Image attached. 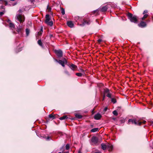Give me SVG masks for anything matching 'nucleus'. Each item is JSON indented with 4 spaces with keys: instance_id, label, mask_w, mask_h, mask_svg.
<instances>
[{
    "instance_id": "obj_1",
    "label": "nucleus",
    "mask_w": 153,
    "mask_h": 153,
    "mask_svg": "<svg viewBox=\"0 0 153 153\" xmlns=\"http://www.w3.org/2000/svg\"><path fill=\"white\" fill-rule=\"evenodd\" d=\"M128 16L131 22L134 23H137V17L136 16H133L131 13H128Z\"/></svg>"
},
{
    "instance_id": "obj_2",
    "label": "nucleus",
    "mask_w": 153,
    "mask_h": 153,
    "mask_svg": "<svg viewBox=\"0 0 153 153\" xmlns=\"http://www.w3.org/2000/svg\"><path fill=\"white\" fill-rule=\"evenodd\" d=\"M55 52L59 57H61L62 56V52L61 50H55Z\"/></svg>"
},
{
    "instance_id": "obj_3",
    "label": "nucleus",
    "mask_w": 153,
    "mask_h": 153,
    "mask_svg": "<svg viewBox=\"0 0 153 153\" xmlns=\"http://www.w3.org/2000/svg\"><path fill=\"white\" fill-rule=\"evenodd\" d=\"M128 124H135V125H138V122H137L134 119H129L128 120Z\"/></svg>"
},
{
    "instance_id": "obj_4",
    "label": "nucleus",
    "mask_w": 153,
    "mask_h": 153,
    "mask_svg": "<svg viewBox=\"0 0 153 153\" xmlns=\"http://www.w3.org/2000/svg\"><path fill=\"white\" fill-rule=\"evenodd\" d=\"M91 141L93 144H97L98 141V139L96 137H93L91 139Z\"/></svg>"
},
{
    "instance_id": "obj_5",
    "label": "nucleus",
    "mask_w": 153,
    "mask_h": 153,
    "mask_svg": "<svg viewBox=\"0 0 153 153\" xmlns=\"http://www.w3.org/2000/svg\"><path fill=\"white\" fill-rule=\"evenodd\" d=\"M56 61L58 62L59 64H61L63 67L65 66V63H66L67 62V61L66 60L65 61H63L61 60H59V61H58L57 60H56Z\"/></svg>"
},
{
    "instance_id": "obj_6",
    "label": "nucleus",
    "mask_w": 153,
    "mask_h": 153,
    "mask_svg": "<svg viewBox=\"0 0 153 153\" xmlns=\"http://www.w3.org/2000/svg\"><path fill=\"white\" fill-rule=\"evenodd\" d=\"M101 117L102 116L100 114L97 113L95 115L94 118L96 120H99L101 118Z\"/></svg>"
},
{
    "instance_id": "obj_7",
    "label": "nucleus",
    "mask_w": 153,
    "mask_h": 153,
    "mask_svg": "<svg viewBox=\"0 0 153 153\" xmlns=\"http://www.w3.org/2000/svg\"><path fill=\"white\" fill-rule=\"evenodd\" d=\"M69 66L70 68L74 71H75L77 68V66L73 64H71Z\"/></svg>"
},
{
    "instance_id": "obj_8",
    "label": "nucleus",
    "mask_w": 153,
    "mask_h": 153,
    "mask_svg": "<svg viewBox=\"0 0 153 153\" xmlns=\"http://www.w3.org/2000/svg\"><path fill=\"white\" fill-rule=\"evenodd\" d=\"M20 22L21 23L25 21V17L24 15L20 14Z\"/></svg>"
},
{
    "instance_id": "obj_9",
    "label": "nucleus",
    "mask_w": 153,
    "mask_h": 153,
    "mask_svg": "<svg viewBox=\"0 0 153 153\" xmlns=\"http://www.w3.org/2000/svg\"><path fill=\"white\" fill-rule=\"evenodd\" d=\"M108 9V7L107 6L102 7L101 8H100L99 10L102 12L106 11Z\"/></svg>"
},
{
    "instance_id": "obj_10",
    "label": "nucleus",
    "mask_w": 153,
    "mask_h": 153,
    "mask_svg": "<svg viewBox=\"0 0 153 153\" xmlns=\"http://www.w3.org/2000/svg\"><path fill=\"white\" fill-rule=\"evenodd\" d=\"M67 24L70 27L72 28L74 27V24L71 21H68L67 23Z\"/></svg>"
},
{
    "instance_id": "obj_11",
    "label": "nucleus",
    "mask_w": 153,
    "mask_h": 153,
    "mask_svg": "<svg viewBox=\"0 0 153 153\" xmlns=\"http://www.w3.org/2000/svg\"><path fill=\"white\" fill-rule=\"evenodd\" d=\"M91 23L89 19H87L86 20H84L83 22V25H89Z\"/></svg>"
},
{
    "instance_id": "obj_12",
    "label": "nucleus",
    "mask_w": 153,
    "mask_h": 153,
    "mask_svg": "<svg viewBox=\"0 0 153 153\" xmlns=\"http://www.w3.org/2000/svg\"><path fill=\"white\" fill-rule=\"evenodd\" d=\"M113 148V146L110 144H108L107 145V149L109 151H111Z\"/></svg>"
},
{
    "instance_id": "obj_13",
    "label": "nucleus",
    "mask_w": 153,
    "mask_h": 153,
    "mask_svg": "<svg viewBox=\"0 0 153 153\" xmlns=\"http://www.w3.org/2000/svg\"><path fill=\"white\" fill-rule=\"evenodd\" d=\"M146 25V23L143 22H141L140 24H139V26L142 27H144Z\"/></svg>"
},
{
    "instance_id": "obj_14",
    "label": "nucleus",
    "mask_w": 153,
    "mask_h": 153,
    "mask_svg": "<svg viewBox=\"0 0 153 153\" xmlns=\"http://www.w3.org/2000/svg\"><path fill=\"white\" fill-rule=\"evenodd\" d=\"M50 19V16L48 14H47L46 15V20L45 21V22H48L49 21Z\"/></svg>"
},
{
    "instance_id": "obj_15",
    "label": "nucleus",
    "mask_w": 153,
    "mask_h": 153,
    "mask_svg": "<svg viewBox=\"0 0 153 153\" xmlns=\"http://www.w3.org/2000/svg\"><path fill=\"white\" fill-rule=\"evenodd\" d=\"M18 12L19 13H17L15 17L16 22H19V10L18 11Z\"/></svg>"
},
{
    "instance_id": "obj_16",
    "label": "nucleus",
    "mask_w": 153,
    "mask_h": 153,
    "mask_svg": "<svg viewBox=\"0 0 153 153\" xmlns=\"http://www.w3.org/2000/svg\"><path fill=\"white\" fill-rule=\"evenodd\" d=\"M102 148L103 150H105L107 149V145H106L104 144H101Z\"/></svg>"
},
{
    "instance_id": "obj_17",
    "label": "nucleus",
    "mask_w": 153,
    "mask_h": 153,
    "mask_svg": "<svg viewBox=\"0 0 153 153\" xmlns=\"http://www.w3.org/2000/svg\"><path fill=\"white\" fill-rule=\"evenodd\" d=\"M68 118V117L67 115H64L63 117H60L59 119L61 120H65V119H67Z\"/></svg>"
},
{
    "instance_id": "obj_18",
    "label": "nucleus",
    "mask_w": 153,
    "mask_h": 153,
    "mask_svg": "<svg viewBox=\"0 0 153 153\" xmlns=\"http://www.w3.org/2000/svg\"><path fill=\"white\" fill-rule=\"evenodd\" d=\"M49 118L50 119L53 120L55 118V117L53 114H50L49 115Z\"/></svg>"
},
{
    "instance_id": "obj_19",
    "label": "nucleus",
    "mask_w": 153,
    "mask_h": 153,
    "mask_svg": "<svg viewBox=\"0 0 153 153\" xmlns=\"http://www.w3.org/2000/svg\"><path fill=\"white\" fill-rule=\"evenodd\" d=\"M99 130V129L98 128H95L92 129L91 130V132H97V131H98Z\"/></svg>"
},
{
    "instance_id": "obj_20",
    "label": "nucleus",
    "mask_w": 153,
    "mask_h": 153,
    "mask_svg": "<svg viewBox=\"0 0 153 153\" xmlns=\"http://www.w3.org/2000/svg\"><path fill=\"white\" fill-rule=\"evenodd\" d=\"M45 23L48 25H49L50 26H52L53 25V22L52 21H48V22H46Z\"/></svg>"
},
{
    "instance_id": "obj_21",
    "label": "nucleus",
    "mask_w": 153,
    "mask_h": 153,
    "mask_svg": "<svg viewBox=\"0 0 153 153\" xmlns=\"http://www.w3.org/2000/svg\"><path fill=\"white\" fill-rule=\"evenodd\" d=\"M146 123V121H145V120L141 121H140V122L138 121V125H140L142 124H145Z\"/></svg>"
},
{
    "instance_id": "obj_22",
    "label": "nucleus",
    "mask_w": 153,
    "mask_h": 153,
    "mask_svg": "<svg viewBox=\"0 0 153 153\" xmlns=\"http://www.w3.org/2000/svg\"><path fill=\"white\" fill-rule=\"evenodd\" d=\"M9 27H10L12 28H14L15 26L12 23H10L9 24Z\"/></svg>"
},
{
    "instance_id": "obj_23",
    "label": "nucleus",
    "mask_w": 153,
    "mask_h": 153,
    "mask_svg": "<svg viewBox=\"0 0 153 153\" xmlns=\"http://www.w3.org/2000/svg\"><path fill=\"white\" fill-rule=\"evenodd\" d=\"M38 43L41 47H43V45H42V43L41 40H39L38 41Z\"/></svg>"
},
{
    "instance_id": "obj_24",
    "label": "nucleus",
    "mask_w": 153,
    "mask_h": 153,
    "mask_svg": "<svg viewBox=\"0 0 153 153\" xmlns=\"http://www.w3.org/2000/svg\"><path fill=\"white\" fill-rule=\"evenodd\" d=\"M108 93H109V90L108 89H106L105 90L104 95H105L106 94H108Z\"/></svg>"
},
{
    "instance_id": "obj_25",
    "label": "nucleus",
    "mask_w": 153,
    "mask_h": 153,
    "mask_svg": "<svg viewBox=\"0 0 153 153\" xmlns=\"http://www.w3.org/2000/svg\"><path fill=\"white\" fill-rule=\"evenodd\" d=\"M148 16V15L147 14H145L143 16L142 18V19L143 20H144Z\"/></svg>"
},
{
    "instance_id": "obj_26",
    "label": "nucleus",
    "mask_w": 153,
    "mask_h": 153,
    "mask_svg": "<svg viewBox=\"0 0 153 153\" xmlns=\"http://www.w3.org/2000/svg\"><path fill=\"white\" fill-rule=\"evenodd\" d=\"M26 33L27 36L29 33V30L27 28L26 29Z\"/></svg>"
},
{
    "instance_id": "obj_27",
    "label": "nucleus",
    "mask_w": 153,
    "mask_h": 153,
    "mask_svg": "<svg viewBox=\"0 0 153 153\" xmlns=\"http://www.w3.org/2000/svg\"><path fill=\"white\" fill-rule=\"evenodd\" d=\"M76 75L78 76H81L82 74L81 73H77L76 74Z\"/></svg>"
},
{
    "instance_id": "obj_28",
    "label": "nucleus",
    "mask_w": 153,
    "mask_h": 153,
    "mask_svg": "<svg viewBox=\"0 0 153 153\" xmlns=\"http://www.w3.org/2000/svg\"><path fill=\"white\" fill-rule=\"evenodd\" d=\"M76 117L77 118H79V119H80V118H82V115H79V114H76Z\"/></svg>"
},
{
    "instance_id": "obj_29",
    "label": "nucleus",
    "mask_w": 153,
    "mask_h": 153,
    "mask_svg": "<svg viewBox=\"0 0 153 153\" xmlns=\"http://www.w3.org/2000/svg\"><path fill=\"white\" fill-rule=\"evenodd\" d=\"M65 148L66 150H68L70 148L69 144H67L66 145Z\"/></svg>"
},
{
    "instance_id": "obj_30",
    "label": "nucleus",
    "mask_w": 153,
    "mask_h": 153,
    "mask_svg": "<svg viewBox=\"0 0 153 153\" xmlns=\"http://www.w3.org/2000/svg\"><path fill=\"white\" fill-rule=\"evenodd\" d=\"M113 114L114 115H115V116H117V115H118V113H117V111H115H115H114L113 112Z\"/></svg>"
},
{
    "instance_id": "obj_31",
    "label": "nucleus",
    "mask_w": 153,
    "mask_h": 153,
    "mask_svg": "<svg viewBox=\"0 0 153 153\" xmlns=\"http://www.w3.org/2000/svg\"><path fill=\"white\" fill-rule=\"evenodd\" d=\"M111 102H113L114 103H115L116 102V99L114 98H112L111 99Z\"/></svg>"
},
{
    "instance_id": "obj_32",
    "label": "nucleus",
    "mask_w": 153,
    "mask_h": 153,
    "mask_svg": "<svg viewBox=\"0 0 153 153\" xmlns=\"http://www.w3.org/2000/svg\"><path fill=\"white\" fill-rule=\"evenodd\" d=\"M106 96H107L109 98H111V94L110 93H108L106 95Z\"/></svg>"
},
{
    "instance_id": "obj_33",
    "label": "nucleus",
    "mask_w": 153,
    "mask_h": 153,
    "mask_svg": "<svg viewBox=\"0 0 153 153\" xmlns=\"http://www.w3.org/2000/svg\"><path fill=\"white\" fill-rule=\"evenodd\" d=\"M61 13L63 15H64L65 13L64 9L63 8H62Z\"/></svg>"
},
{
    "instance_id": "obj_34",
    "label": "nucleus",
    "mask_w": 153,
    "mask_h": 153,
    "mask_svg": "<svg viewBox=\"0 0 153 153\" xmlns=\"http://www.w3.org/2000/svg\"><path fill=\"white\" fill-rule=\"evenodd\" d=\"M65 73L68 75V76H70V74L69 73V72L67 70H65Z\"/></svg>"
},
{
    "instance_id": "obj_35",
    "label": "nucleus",
    "mask_w": 153,
    "mask_h": 153,
    "mask_svg": "<svg viewBox=\"0 0 153 153\" xmlns=\"http://www.w3.org/2000/svg\"><path fill=\"white\" fill-rule=\"evenodd\" d=\"M43 27H41V28L40 31V35H42V33L43 32Z\"/></svg>"
},
{
    "instance_id": "obj_36",
    "label": "nucleus",
    "mask_w": 153,
    "mask_h": 153,
    "mask_svg": "<svg viewBox=\"0 0 153 153\" xmlns=\"http://www.w3.org/2000/svg\"><path fill=\"white\" fill-rule=\"evenodd\" d=\"M47 10H48L49 12H50L51 10V8L48 6H47Z\"/></svg>"
},
{
    "instance_id": "obj_37",
    "label": "nucleus",
    "mask_w": 153,
    "mask_h": 153,
    "mask_svg": "<svg viewBox=\"0 0 153 153\" xmlns=\"http://www.w3.org/2000/svg\"><path fill=\"white\" fill-rule=\"evenodd\" d=\"M4 13L3 12H0V16H2L4 14Z\"/></svg>"
},
{
    "instance_id": "obj_38",
    "label": "nucleus",
    "mask_w": 153,
    "mask_h": 153,
    "mask_svg": "<svg viewBox=\"0 0 153 153\" xmlns=\"http://www.w3.org/2000/svg\"><path fill=\"white\" fill-rule=\"evenodd\" d=\"M1 9H3L4 10H3V11H4V9H5L4 7V6H1Z\"/></svg>"
},
{
    "instance_id": "obj_39",
    "label": "nucleus",
    "mask_w": 153,
    "mask_h": 153,
    "mask_svg": "<svg viewBox=\"0 0 153 153\" xmlns=\"http://www.w3.org/2000/svg\"><path fill=\"white\" fill-rule=\"evenodd\" d=\"M7 22L8 23H9V24H10V23H12V22H11V20H10V19H7Z\"/></svg>"
},
{
    "instance_id": "obj_40",
    "label": "nucleus",
    "mask_w": 153,
    "mask_h": 153,
    "mask_svg": "<svg viewBox=\"0 0 153 153\" xmlns=\"http://www.w3.org/2000/svg\"><path fill=\"white\" fill-rule=\"evenodd\" d=\"M4 3L5 5H6L7 4V2L6 1H4Z\"/></svg>"
},
{
    "instance_id": "obj_41",
    "label": "nucleus",
    "mask_w": 153,
    "mask_h": 153,
    "mask_svg": "<svg viewBox=\"0 0 153 153\" xmlns=\"http://www.w3.org/2000/svg\"><path fill=\"white\" fill-rule=\"evenodd\" d=\"M148 12V11L147 10H145L144 11L143 13V14H145V13H146Z\"/></svg>"
},
{
    "instance_id": "obj_42",
    "label": "nucleus",
    "mask_w": 153,
    "mask_h": 153,
    "mask_svg": "<svg viewBox=\"0 0 153 153\" xmlns=\"http://www.w3.org/2000/svg\"><path fill=\"white\" fill-rule=\"evenodd\" d=\"M107 109L108 108L107 107H105L104 109V111L105 112L107 110Z\"/></svg>"
},
{
    "instance_id": "obj_43",
    "label": "nucleus",
    "mask_w": 153,
    "mask_h": 153,
    "mask_svg": "<svg viewBox=\"0 0 153 153\" xmlns=\"http://www.w3.org/2000/svg\"><path fill=\"white\" fill-rule=\"evenodd\" d=\"M102 40L101 39H99L98 40V42L99 43H100V42H102Z\"/></svg>"
},
{
    "instance_id": "obj_44",
    "label": "nucleus",
    "mask_w": 153,
    "mask_h": 153,
    "mask_svg": "<svg viewBox=\"0 0 153 153\" xmlns=\"http://www.w3.org/2000/svg\"><path fill=\"white\" fill-rule=\"evenodd\" d=\"M50 138V137L49 136L48 137H47V140H49V139Z\"/></svg>"
},
{
    "instance_id": "obj_45",
    "label": "nucleus",
    "mask_w": 153,
    "mask_h": 153,
    "mask_svg": "<svg viewBox=\"0 0 153 153\" xmlns=\"http://www.w3.org/2000/svg\"><path fill=\"white\" fill-rule=\"evenodd\" d=\"M40 32L39 31V32H38V36H40L41 35H40Z\"/></svg>"
},
{
    "instance_id": "obj_46",
    "label": "nucleus",
    "mask_w": 153,
    "mask_h": 153,
    "mask_svg": "<svg viewBox=\"0 0 153 153\" xmlns=\"http://www.w3.org/2000/svg\"><path fill=\"white\" fill-rule=\"evenodd\" d=\"M78 153H82L81 151L80 150H79L78 152Z\"/></svg>"
},
{
    "instance_id": "obj_47",
    "label": "nucleus",
    "mask_w": 153,
    "mask_h": 153,
    "mask_svg": "<svg viewBox=\"0 0 153 153\" xmlns=\"http://www.w3.org/2000/svg\"><path fill=\"white\" fill-rule=\"evenodd\" d=\"M105 95H103V100H104V99L105 97Z\"/></svg>"
},
{
    "instance_id": "obj_48",
    "label": "nucleus",
    "mask_w": 153,
    "mask_h": 153,
    "mask_svg": "<svg viewBox=\"0 0 153 153\" xmlns=\"http://www.w3.org/2000/svg\"><path fill=\"white\" fill-rule=\"evenodd\" d=\"M17 31L18 32V33L19 32V29H18L17 30Z\"/></svg>"
},
{
    "instance_id": "obj_49",
    "label": "nucleus",
    "mask_w": 153,
    "mask_h": 153,
    "mask_svg": "<svg viewBox=\"0 0 153 153\" xmlns=\"http://www.w3.org/2000/svg\"><path fill=\"white\" fill-rule=\"evenodd\" d=\"M81 71L82 72H84V70L82 69H81Z\"/></svg>"
},
{
    "instance_id": "obj_50",
    "label": "nucleus",
    "mask_w": 153,
    "mask_h": 153,
    "mask_svg": "<svg viewBox=\"0 0 153 153\" xmlns=\"http://www.w3.org/2000/svg\"><path fill=\"white\" fill-rule=\"evenodd\" d=\"M95 153H101L100 152H96Z\"/></svg>"
},
{
    "instance_id": "obj_51",
    "label": "nucleus",
    "mask_w": 153,
    "mask_h": 153,
    "mask_svg": "<svg viewBox=\"0 0 153 153\" xmlns=\"http://www.w3.org/2000/svg\"><path fill=\"white\" fill-rule=\"evenodd\" d=\"M19 50H18L17 51H16V52L17 53L18 52H19Z\"/></svg>"
},
{
    "instance_id": "obj_52",
    "label": "nucleus",
    "mask_w": 153,
    "mask_h": 153,
    "mask_svg": "<svg viewBox=\"0 0 153 153\" xmlns=\"http://www.w3.org/2000/svg\"><path fill=\"white\" fill-rule=\"evenodd\" d=\"M64 153H69V152H65Z\"/></svg>"
},
{
    "instance_id": "obj_53",
    "label": "nucleus",
    "mask_w": 153,
    "mask_h": 153,
    "mask_svg": "<svg viewBox=\"0 0 153 153\" xmlns=\"http://www.w3.org/2000/svg\"><path fill=\"white\" fill-rule=\"evenodd\" d=\"M11 1H14L15 0H10Z\"/></svg>"
},
{
    "instance_id": "obj_54",
    "label": "nucleus",
    "mask_w": 153,
    "mask_h": 153,
    "mask_svg": "<svg viewBox=\"0 0 153 153\" xmlns=\"http://www.w3.org/2000/svg\"><path fill=\"white\" fill-rule=\"evenodd\" d=\"M58 153H61V152H59Z\"/></svg>"
},
{
    "instance_id": "obj_55",
    "label": "nucleus",
    "mask_w": 153,
    "mask_h": 153,
    "mask_svg": "<svg viewBox=\"0 0 153 153\" xmlns=\"http://www.w3.org/2000/svg\"><path fill=\"white\" fill-rule=\"evenodd\" d=\"M2 1V0H0V1Z\"/></svg>"
},
{
    "instance_id": "obj_56",
    "label": "nucleus",
    "mask_w": 153,
    "mask_h": 153,
    "mask_svg": "<svg viewBox=\"0 0 153 153\" xmlns=\"http://www.w3.org/2000/svg\"><path fill=\"white\" fill-rule=\"evenodd\" d=\"M152 149H153V147L152 148Z\"/></svg>"
}]
</instances>
